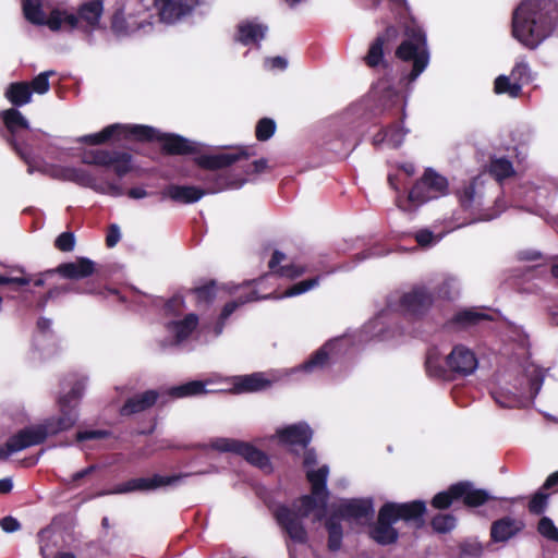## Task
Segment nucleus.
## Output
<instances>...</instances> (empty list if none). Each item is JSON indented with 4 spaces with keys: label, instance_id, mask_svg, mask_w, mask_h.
Instances as JSON below:
<instances>
[{
    "label": "nucleus",
    "instance_id": "f257e3e1",
    "mask_svg": "<svg viewBox=\"0 0 558 558\" xmlns=\"http://www.w3.org/2000/svg\"><path fill=\"white\" fill-rule=\"evenodd\" d=\"M126 140L140 143H161V153L166 156H187L199 151L197 143L174 133H160L157 129L144 124L114 123L104 128L100 132L82 136L81 143L96 146L110 140Z\"/></svg>",
    "mask_w": 558,
    "mask_h": 558
},
{
    "label": "nucleus",
    "instance_id": "f03ea898",
    "mask_svg": "<svg viewBox=\"0 0 558 558\" xmlns=\"http://www.w3.org/2000/svg\"><path fill=\"white\" fill-rule=\"evenodd\" d=\"M557 26L556 0H524L513 12L512 35L530 49H535Z\"/></svg>",
    "mask_w": 558,
    "mask_h": 558
},
{
    "label": "nucleus",
    "instance_id": "7ed1b4c3",
    "mask_svg": "<svg viewBox=\"0 0 558 558\" xmlns=\"http://www.w3.org/2000/svg\"><path fill=\"white\" fill-rule=\"evenodd\" d=\"M391 9L399 16L403 28V39L395 50V57L401 62L412 63V69L405 76L409 83L425 71L429 63L427 37L423 27L411 15L407 0H389Z\"/></svg>",
    "mask_w": 558,
    "mask_h": 558
},
{
    "label": "nucleus",
    "instance_id": "20e7f679",
    "mask_svg": "<svg viewBox=\"0 0 558 558\" xmlns=\"http://www.w3.org/2000/svg\"><path fill=\"white\" fill-rule=\"evenodd\" d=\"M327 502L328 498L316 496L311 492V494L302 495L294 500L293 508L287 505H278L274 511V517L291 541L296 544H306L308 534L303 524V519L315 510L325 511Z\"/></svg>",
    "mask_w": 558,
    "mask_h": 558
},
{
    "label": "nucleus",
    "instance_id": "39448f33",
    "mask_svg": "<svg viewBox=\"0 0 558 558\" xmlns=\"http://www.w3.org/2000/svg\"><path fill=\"white\" fill-rule=\"evenodd\" d=\"M476 368L475 353L463 344L454 345L445 359L441 357L437 348H432L426 353L425 369L432 378L454 380L473 374Z\"/></svg>",
    "mask_w": 558,
    "mask_h": 558
},
{
    "label": "nucleus",
    "instance_id": "423d86ee",
    "mask_svg": "<svg viewBox=\"0 0 558 558\" xmlns=\"http://www.w3.org/2000/svg\"><path fill=\"white\" fill-rule=\"evenodd\" d=\"M254 155L255 151L250 147H238L232 153L197 156L194 158V162L198 168L208 171L223 170L234 163L243 162L239 166V168H241L239 174H231L228 171L220 172L221 174L228 175L230 180L243 179V183L239 186L241 187L247 181V177L260 174L268 169V161L265 158L248 162L250 157Z\"/></svg>",
    "mask_w": 558,
    "mask_h": 558
},
{
    "label": "nucleus",
    "instance_id": "0eeeda50",
    "mask_svg": "<svg viewBox=\"0 0 558 558\" xmlns=\"http://www.w3.org/2000/svg\"><path fill=\"white\" fill-rule=\"evenodd\" d=\"M205 183L206 187L202 189L194 185L169 184L163 190V196L179 204H193L198 202L206 194H214L227 189H239L243 183V179L230 180L226 174L217 171H210L205 175L196 177Z\"/></svg>",
    "mask_w": 558,
    "mask_h": 558
},
{
    "label": "nucleus",
    "instance_id": "6e6552de",
    "mask_svg": "<svg viewBox=\"0 0 558 558\" xmlns=\"http://www.w3.org/2000/svg\"><path fill=\"white\" fill-rule=\"evenodd\" d=\"M495 499L488 490L477 488L473 482L460 481L451 484L446 490L437 493L430 500V506L437 510H447L454 504L465 508H478Z\"/></svg>",
    "mask_w": 558,
    "mask_h": 558
},
{
    "label": "nucleus",
    "instance_id": "1a4fd4ad",
    "mask_svg": "<svg viewBox=\"0 0 558 558\" xmlns=\"http://www.w3.org/2000/svg\"><path fill=\"white\" fill-rule=\"evenodd\" d=\"M383 105L387 109H395L396 113H400L397 121L389 125L381 128L372 138V144L375 147H379L386 143L392 148H399L408 130L403 126V120L405 118V99L403 95L393 87H388L383 92L381 95Z\"/></svg>",
    "mask_w": 558,
    "mask_h": 558
},
{
    "label": "nucleus",
    "instance_id": "9d476101",
    "mask_svg": "<svg viewBox=\"0 0 558 558\" xmlns=\"http://www.w3.org/2000/svg\"><path fill=\"white\" fill-rule=\"evenodd\" d=\"M0 118L8 132L5 140L15 154L27 165V172L39 170L28 145L20 141L22 132L29 130V122L16 108L3 110Z\"/></svg>",
    "mask_w": 558,
    "mask_h": 558
},
{
    "label": "nucleus",
    "instance_id": "9b49d317",
    "mask_svg": "<svg viewBox=\"0 0 558 558\" xmlns=\"http://www.w3.org/2000/svg\"><path fill=\"white\" fill-rule=\"evenodd\" d=\"M25 19L34 25H47L52 32L60 29L73 31L77 26V17L73 13L54 9L46 19L41 0H22Z\"/></svg>",
    "mask_w": 558,
    "mask_h": 558
},
{
    "label": "nucleus",
    "instance_id": "f8f14e48",
    "mask_svg": "<svg viewBox=\"0 0 558 558\" xmlns=\"http://www.w3.org/2000/svg\"><path fill=\"white\" fill-rule=\"evenodd\" d=\"M435 293L422 284H415L404 292L398 302L399 312L408 319H422L432 308Z\"/></svg>",
    "mask_w": 558,
    "mask_h": 558
},
{
    "label": "nucleus",
    "instance_id": "ddd939ff",
    "mask_svg": "<svg viewBox=\"0 0 558 558\" xmlns=\"http://www.w3.org/2000/svg\"><path fill=\"white\" fill-rule=\"evenodd\" d=\"M85 165L112 167L118 177H124L132 170V156L126 151L90 149L82 156Z\"/></svg>",
    "mask_w": 558,
    "mask_h": 558
},
{
    "label": "nucleus",
    "instance_id": "4468645a",
    "mask_svg": "<svg viewBox=\"0 0 558 558\" xmlns=\"http://www.w3.org/2000/svg\"><path fill=\"white\" fill-rule=\"evenodd\" d=\"M400 33L395 25H388L384 32L379 33L371 43L366 54L363 57L364 63L369 69L383 66L387 69L389 63L385 60V53L390 51L397 44Z\"/></svg>",
    "mask_w": 558,
    "mask_h": 558
},
{
    "label": "nucleus",
    "instance_id": "2eb2a0df",
    "mask_svg": "<svg viewBox=\"0 0 558 558\" xmlns=\"http://www.w3.org/2000/svg\"><path fill=\"white\" fill-rule=\"evenodd\" d=\"M46 440V433L41 424L24 427L10 436L4 445L0 446V460H7L12 453L41 445Z\"/></svg>",
    "mask_w": 558,
    "mask_h": 558
},
{
    "label": "nucleus",
    "instance_id": "dca6fc26",
    "mask_svg": "<svg viewBox=\"0 0 558 558\" xmlns=\"http://www.w3.org/2000/svg\"><path fill=\"white\" fill-rule=\"evenodd\" d=\"M384 507L396 521H402L405 525L414 529H422L425 524V514L427 512L424 500H412L408 502L387 501Z\"/></svg>",
    "mask_w": 558,
    "mask_h": 558
},
{
    "label": "nucleus",
    "instance_id": "f3484780",
    "mask_svg": "<svg viewBox=\"0 0 558 558\" xmlns=\"http://www.w3.org/2000/svg\"><path fill=\"white\" fill-rule=\"evenodd\" d=\"M276 435L280 445L289 447L292 454L299 456L300 450L296 447L306 449L313 439L314 432L306 422H299L279 428Z\"/></svg>",
    "mask_w": 558,
    "mask_h": 558
},
{
    "label": "nucleus",
    "instance_id": "a211bd4d",
    "mask_svg": "<svg viewBox=\"0 0 558 558\" xmlns=\"http://www.w3.org/2000/svg\"><path fill=\"white\" fill-rule=\"evenodd\" d=\"M183 475H159L154 474L151 477H137L131 478L124 483L117 485L110 493L111 494H128L133 492H148L155 490L162 486L172 485L179 482Z\"/></svg>",
    "mask_w": 558,
    "mask_h": 558
},
{
    "label": "nucleus",
    "instance_id": "6ab92c4d",
    "mask_svg": "<svg viewBox=\"0 0 558 558\" xmlns=\"http://www.w3.org/2000/svg\"><path fill=\"white\" fill-rule=\"evenodd\" d=\"M396 521L383 505L378 510L376 522L369 526V537L381 546L397 543L399 532L393 527Z\"/></svg>",
    "mask_w": 558,
    "mask_h": 558
},
{
    "label": "nucleus",
    "instance_id": "aec40b11",
    "mask_svg": "<svg viewBox=\"0 0 558 558\" xmlns=\"http://www.w3.org/2000/svg\"><path fill=\"white\" fill-rule=\"evenodd\" d=\"M339 356V340L326 341L302 364L304 372L322 371L332 365Z\"/></svg>",
    "mask_w": 558,
    "mask_h": 558
},
{
    "label": "nucleus",
    "instance_id": "412c9836",
    "mask_svg": "<svg viewBox=\"0 0 558 558\" xmlns=\"http://www.w3.org/2000/svg\"><path fill=\"white\" fill-rule=\"evenodd\" d=\"M198 0H155L154 4L162 22L173 23L189 14Z\"/></svg>",
    "mask_w": 558,
    "mask_h": 558
},
{
    "label": "nucleus",
    "instance_id": "4be33fe9",
    "mask_svg": "<svg viewBox=\"0 0 558 558\" xmlns=\"http://www.w3.org/2000/svg\"><path fill=\"white\" fill-rule=\"evenodd\" d=\"M60 414L44 420L40 424L46 433V438L70 430L78 421V413L74 408L59 405Z\"/></svg>",
    "mask_w": 558,
    "mask_h": 558
},
{
    "label": "nucleus",
    "instance_id": "5701e85b",
    "mask_svg": "<svg viewBox=\"0 0 558 558\" xmlns=\"http://www.w3.org/2000/svg\"><path fill=\"white\" fill-rule=\"evenodd\" d=\"M104 12V4L101 0H89L82 3L77 9V26L75 28H83L84 32H93L99 27L100 17Z\"/></svg>",
    "mask_w": 558,
    "mask_h": 558
},
{
    "label": "nucleus",
    "instance_id": "b1692460",
    "mask_svg": "<svg viewBox=\"0 0 558 558\" xmlns=\"http://www.w3.org/2000/svg\"><path fill=\"white\" fill-rule=\"evenodd\" d=\"M271 384L272 381L265 377L264 373L234 376L232 378L231 392L241 395L264 391L268 389Z\"/></svg>",
    "mask_w": 558,
    "mask_h": 558
},
{
    "label": "nucleus",
    "instance_id": "393cba45",
    "mask_svg": "<svg viewBox=\"0 0 558 558\" xmlns=\"http://www.w3.org/2000/svg\"><path fill=\"white\" fill-rule=\"evenodd\" d=\"M160 395L157 390L150 389L128 398L120 408L121 416H131L153 408Z\"/></svg>",
    "mask_w": 558,
    "mask_h": 558
},
{
    "label": "nucleus",
    "instance_id": "a878e982",
    "mask_svg": "<svg viewBox=\"0 0 558 558\" xmlns=\"http://www.w3.org/2000/svg\"><path fill=\"white\" fill-rule=\"evenodd\" d=\"M95 270V263L87 257H77L74 262L62 263L56 268L57 274L70 280L88 278Z\"/></svg>",
    "mask_w": 558,
    "mask_h": 558
},
{
    "label": "nucleus",
    "instance_id": "bb28decb",
    "mask_svg": "<svg viewBox=\"0 0 558 558\" xmlns=\"http://www.w3.org/2000/svg\"><path fill=\"white\" fill-rule=\"evenodd\" d=\"M489 314L477 311L476 308H464L457 312L446 324L449 329L466 330L480 325L484 320H492Z\"/></svg>",
    "mask_w": 558,
    "mask_h": 558
},
{
    "label": "nucleus",
    "instance_id": "cd10ccee",
    "mask_svg": "<svg viewBox=\"0 0 558 558\" xmlns=\"http://www.w3.org/2000/svg\"><path fill=\"white\" fill-rule=\"evenodd\" d=\"M523 529V521L507 515L492 523L490 538L496 543L507 542Z\"/></svg>",
    "mask_w": 558,
    "mask_h": 558
},
{
    "label": "nucleus",
    "instance_id": "c85d7f7f",
    "mask_svg": "<svg viewBox=\"0 0 558 558\" xmlns=\"http://www.w3.org/2000/svg\"><path fill=\"white\" fill-rule=\"evenodd\" d=\"M338 513L343 519H368L374 513L372 499H351L341 504Z\"/></svg>",
    "mask_w": 558,
    "mask_h": 558
},
{
    "label": "nucleus",
    "instance_id": "c756f323",
    "mask_svg": "<svg viewBox=\"0 0 558 558\" xmlns=\"http://www.w3.org/2000/svg\"><path fill=\"white\" fill-rule=\"evenodd\" d=\"M238 456L242 457L250 464H252L255 468H258L265 473H271L274 471L271 461L267 453L250 442H242Z\"/></svg>",
    "mask_w": 558,
    "mask_h": 558
},
{
    "label": "nucleus",
    "instance_id": "7c9ffc66",
    "mask_svg": "<svg viewBox=\"0 0 558 558\" xmlns=\"http://www.w3.org/2000/svg\"><path fill=\"white\" fill-rule=\"evenodd\" d=\"M429 199H432V194L426 186L424 175H422V178L417 180L409 191L407 199L404 202L398 199L397 204L402 210L411 211L413 207L421 206Z\"/></svg>",
    "mask_w": 558,
    "mask_h": 558
},
{
    "label": "nucleus",
    "instance_id": "2f4dec72",
    "mask_svg": "<svg viewBox=\"0 0 558 558\" xmlns=\"http://www.w3.org/2000/svg\"><path fill=\"white\" fill-rule=\"evenodd\" d=\"M287 258L286 254L281 251H274L271 258L268 262L270 274L281 278L295 279L305 272V267L300 265H286L279 266L281 262Z\"/></svg>",
    "mask_w": 558,
    "mask_h": 558
},
{
    "label": "nucleus",
    "instance_id": "473e14b6",
    "mask_svg": "<svg viewBox=\"0 0 558 558\" xmlns=\"http://www.w3.org/2000/svg\"><path fill=\"white\" fill-rule=\"evenodd\" d=\"M266 32L267 26L246 21L239 24L236 40L248 46L264 39Z\"/></svg>",
    "mask_w": 558,
    "mask_h": 558
},
{
    "label": "nucleus",
    "instance_id": "72a5a7b5",
    "mask_svg": "<svg viewBox=\"0 0 558 558\" xmlns=\"http://www.w3.org/2000/svg\"><path fill=\"white\" fill-rule=\"evenodd\" d=\"M87 293V294H97L99 292L98 286L94 282L86 281L84 283H68L63 286H57L49 289L45 294L46 299L54 300L61 295L68 293Z\"/></svg>",
    "mask_w": 558,
    "mask_h": 558
},
{
    "label": "nucleus",
    "instance_id": "f704fd0d",
    "mask_svg": "<svg viewBox=\"0 0 558 558\" xmlns=\"http://www.w3.org/2000/svg\"><path fill=\"white\" fill-rule=\"evenodd\" d=\"M329 474V468L323 465L317 470H307L306 480L311 484V492L316 496H324L329 498V492L327 489V477Z\"/></svg>",
    "mask_w": 558,
    "mask_h": 558
},
{
    "label": "nucleus",
    "instance_id": "c9c22d12",
    "mask_svg": "<svg viewBox=\"0 0 558 558\" xmlns=\"http://www.w3.org/2000/svg\"><path fill=\"white\" fill-rule=\"evenodd\" d=\"M270 295H259L257 290H251L246 294L239 295L235 300H232L230 302H227L219 315V323H223L226 319H228L240 306L259 301V300H266L269 299Z\"/></svg>",
    "mask_w": 558,
    "mask_h": 558
},
{
    "label": "nucleus",
    "instance_id": "e433bc0d",
    "mask_svg": "<svg viewBox=\"0 0 558 558\" xmlns=\"http://www.w3.org/2000/svg\"><path fill=\"white\" fill-rule=\"evenodd\" d=\"M7 99L14 107H22L32 100V89L27 82L11 83L5 90Z\"/></svg>",
    "mask_w": 558,
    "mask_h": 558
},
{
    "label": "nucleus",
    "instance_id": "4c0bfd02",
    "mask_svg": "<svg viewBox=\"0 0 558 558\" xmlns=\"http://www.w3.org/2000/svg\"><path fill=\"white\" fill-rule=\"evenodd\" d=\"M205 383L202 380H192L171 387L167 395L172 399H181L206 393Z\"/></svg>",
    "mask_w": 558,
    "mask_h": 558
},
{
    "label": "nucleus",
    "instance_id": "58836bf2",
    "mask_svg": "<svg viewBox=\"0 0 558 558\" xmlns=\"http://www.w3.org/2000/svg\"><path fill=\"white\" fill-rule=\"evenodd\" d=\"M424 181L432 194V199L440 195H445L448 190V180L444 175L437 173L434 169L427 168L424 172Z\"/></svg>",
    "mask_w": 558,
    "mask_h": 558
},
{
    "label": "nucleus",
    "instance_id": "ea45409f",
    "mask_svg": "<svg viewBox=\"0 0 558 558\" xmlns=\"http://www.w3.org/2000/svg\"><path fill=\"white\" fill-rule=\"evenodd\" d=\"M489 174L498 182L515 174L512 162L506 157L492 158L488 165Z\"/></svg>",
    "mask_w": 558,
    "mask_h": 558
},
{
    "label": "nucleus",
    "instance_id": "a19ab883",
    "mask_svg": "<svg viewBox=\"0 0 558 558\" xmlns=\"http://www.w3.org/2000/svg\"><path fill=\"white\" fill-rule=\"evenodd\" d=\"M217 282L214 279L208 280L202 286L192 288L190 293L195 295L197 306H209L217 296Z\"/></svg>",
    "mask_w": 558,
    "mask_h": 558
},
{
    "label": "nucleus",
    "instance_id": "79ce46f5",
    "mask_svg": "<svg viewBox=\"0 0 558 558\" xmlns=\"http://www.w3.org/2000/svg\"><path fill=\"white\" fill-rule=\"evenodd\" d=\"M325 527L328 532L327 546L330 551H337L342 545L343 529L338 518L331 515L325 522Z\"/></svg>",
    "mask_w": 558,
    "mask_h": 558
},
{
    "label": "nucleus",
    "instance_id": "37998d69",
    "mask_svg": "<svg viewBox=\"0 0 558 558\" xmlns=\"http://www.w3.org/2000/svg\"><path fill=\"white\" fill-rule=\"evenodd\" d=\"M64 179L72 181L84 187L94 189L96 185V178L86 169L68 167L62 170Z\"/></svg>",
    "mask_w": 558,
    "mask_h": 558
},
{
    "label": "nucleus",
    "instance_id": "c03bdc74",
    "mask_svg": "<svg viewBox=\"0 0 558 558\" xmlns=\"http://www.w3.org/2000/svg\"><path fill=\"white\" fill-rule=\"evenodd\" d=\"M198 325V316L190 313L183 319L173 322V330L178 340L187 339Z\"/></svg>",
    "mask_w": 558,
    "mask_h": 558
},
{
    "label": "nucleus",
    "instance_id": "a18cd8bd",
    "mask_svg": "<svg viewBox=\"0 0 558 558\" xmlns=\"http://www.w3.org/2000/svg\"><path fill=\"white\" fill-rule=\"evenodd\" d=\"M476 184L477 179L474 178L468 183H464L460 189L457 190V197L461 207L464 210L472 209L474 204L476 203Z\"/></svg>",
    "mask_w": 558,
    "mask_h": 558
},
{
    "label": "nucleus",
    "instance_id": "49530a36",
    "mask_svg": "<svg viewBox=\"0 0 558 558\" xmlns=\"http://www.w3.org/2000/svg\"><path fill=\"white\" fill-rule=\"evenodd\" d=\"M320 276H316L313 278H308L292 284L281 295H276L275 293H269V299H281V298H291L295 295H300L315 288L319 283Z\"/></svg>",
    "mask_w": 558,
    "mask_h": 558
},
{
    "label": "nucleus",
    "instance_id": "de8ad7c7",
    "mask_svg": "<svg viewBox=\"0 0 558 558\" xmlns=\"http://www.w3.org/2000/svg\"><path fill=\"white\" fill-rule=\"evenodd\" d=\"M510 76L499 75L494 82V92L498 95L507 94L512 98H517L522 93V87L519 83L510 81Z\"/></svg>",
    "mask_w": 558,
    "mask_h": 558
},
{
    "label": "nucleus",
    "instance_id": "09e8293b",
    "mask_svg": "<svg viewBox=\"0 0 558 558\" xmlns=\"http://www.w3.org/2000/svg\"><path fill=\"white\" fill-rule=\"evenodd\" d=\"M457 525V518L451 513H438L430 520L432 529L440 534L451 532Z\"/></svg>",
    "mask_w": 558,
    "mask_h": 558
},
{
    "label": "nucleus",
    "instance_id": "8fccbe9b",
    "mask_svg": "<svg viewBox=\"0 0 558 558\" xmlns=\"http://www.w3.org/2000/svg\"><path fill=\"white\" fill-rule=\"evenodd\" d=\"M549 494L545 493L544 489H538L530 499L527 509L531 514L541 515L543 514L548 506Z\"/></svg>",
    "mask_w": 558,
    "mask_h": 558
},
{
    "label": "nucleus",
    "instance_id": "3c124183",
    "mask_svg": "<svg viewBox=\"0 0 558 558\" xmlns=\"http://www.w3.org/2000/svg\"><path fill=\"white\" fill-rule=\"evenodd\" d=\"M276 122L270 118H262L255 126V136L259 142L268 141L276 132Z\"/></svg>",
    "mask_w": 558,
    "mask_h": 558
},
{
    "label": "nucleus",
    "instance_id": "603ef678",
    "mask_svg": "<svg viewBox=\"0 0 558 558\" xmlns=\"http://www.w3.org/2000/svg\"><path fill=\"white\" fill-rule=\"evenodd\" d=\"M510 77L522 87L532 81L531 69L525 61H519L511 70Z\"/></svg>",
    "mask_w": 558,
    "mask_h": 558
},
{
    "label": "nucleus",
    "instance_id": "864d4df0",
    "mask_svg": "<svg viewBox=\"0 0 558 558\" xmlns=\"http://www.w3.org/2000/svg\"><path fill=\"white\" fill-rule=\"evenodd\" d=\"M54 74H56V72L50 70V71L41 72L37 76H35L28 83L31 86V89H32V94L33 93H36L39 95L46 94L50 88L49 77Z\"/></svg>",
    "mask_w": 558,
    "mask_h": 558
},
{
    "label": "nucleus",
    "instance_id": "5fc2aeb1",
    "mask_svg": "<svg viewBox=\"0 0 558 558\" xmlns=\"http://www.w3.org/2000/svg\"><path fill=\"white\" fill-rule=\"evenodd\" d=\"M11 272H20L21 276H5L0 274V284H17L21 287L28 286L32 282V278L25 274V270L21 267L11 268Z\"/></svg>",
    "mask_w": 558,
    "mask_h": 558
},
{
    "label": "nucleus",
    "instance_id": "6e6d98bb",
    "mask_svg": "<svg viewBox=\"0 0 558 558\" xmlns=\"http://www.w3.org/2000/svg\"><path fill=\"white\" fill-rule=\"evenodd\" d=\"M537 532L545 538L558 542V529L548 517H542L537 523Z\"/></svg>",
    "mask_w": 558,
    "mask_h": 558
},
{
    "label": "nucleus",
    "instance_id": "4d7b16f0",
    "mask_svg": "<svg viewBox=\"0 0 558 558\" xmlns=\"http://www.w3.org/2000/svg\"><path fill=\"white\" fill-rule=\"evenodd\" d=\"M243 440L232 438H217L213 441L211 447L220 452H232L239 454Z\"/></svg>",
    "mask_w": 558,
    "mask_h": 558
},
{
    "label": "nucleus",
    "instance_id": "13d9d810",
    "mask_svg": "<svg viewBox=\"0 0 558 558\" xmlns=\"http://www.w3.org/2000/svg\"><path fill=\"white\" fill-rule=\"evenodd\" d=\"M82 395H83V386H82V384L81 383H75L68 393L61 396L58 399V404L59 405L64 404L66 408H74L75 409L76 404L71 405V402H73V401L77 402L81 399Z\"/></svg>",
    "mask_w": 558,
    "mask_h": 558
},
{
    "label": "nucleus",
    "instance_id": "bf43d9fd",
    "mask_svg": "<svg viewBox=\"0 0 558 558\" xmlns=\"http://www.w3.org/2000/svg\"><path fill=\"white\" fill-rule=\"evenodd\" d=\"M54 246L61 252H71L75 246V238L73 232L65 231L59 234L54 241Z\"/></svg>",
    "mask_w": 558,
    "mask_h": 558
},
{
    "label": "nucleus",
    "instance_id": "052dcab7",
    "mask_svg": "<svg viewBox=\"0 0 558 558\" xmlns=\"http://www.w3.org/2000/svg\"><path fill=\"white\" fill-rule=\"evenodd\" d=\"M111 28L116 34H126L129 26L124 16L123 9L119 8L114 11L111 19Z\"/></svg>",
    "mask_w": 558,
    "mask_h": 558
},
{
    "label": "nucleus",
    "instance_id": "680f3d73",
    "mask_svg": "<svg viewBox=\"0 0 558 558\" xmlns=\"http://www.w3.org/2000/svg\"><path fill=\"white\" fill-rule=\"evenodd\" d=\"M185 302L182 295H173L163 305V311L167 315H180L184 308Z\"/></svg>",
    "mask_w": 558,
    "mask_h": 558
},
{
    "label": "nucleus",
    "instance_id": "e2e57ef3",
    "mask_svg": "<svg viewBox=\"0 0 558 558\" xmlns=\"http://www.w3.org/2000/svg\"><path fill=\"white\" fill-rule=\"evenodd\" d=\"M112 435L110 430L106 429H89L77 432L75 438L77 441H85L92 439H106Z\"/></svg>",
    "mask_w": 558,
    "mask_h": 558
},
{
    "label": "nucleus",
    "instance_id": "0e129e2a",
    "mask_svg": "<svg viewBox=\"0 0 558 558\" xmlns=\"http://www.w3.org/2000/svg\"><path fill=\"white\" fill-rule=\"evenodd\" d=\"M482 553L483 548L480 544L463 543L460 545L459 558H480Z\"/></svg>",
    "mask_w": 558,
    "mask_h": 558
},
{
    "label": "nucleus",
    "instance_id": "69168bd1",
    "mask_svg": "<svg viewBox=\"0 0 558 558\" xmlns=\"http://www.w3.org/2000/svg\"><path fill=\"white\" fill-rule=\"evenodd\" d=\"M121 239L120 228L118 225L112 223L108 227L106 235V245L109 248L114 247Z\"/></svg>",
    "mask_w": 558,
    "mask_h": 558
},
{
    "label": "nucleus",
    "instance_id": "338daca9",
    "mask_svg": "<svg viewBox=\"0 0 558 558\" xmlns=\"http://www.w3.org/2000/svg\"><path fill=\"white\" fill-rule=\"evenodd\" d=\"M1 529L7 533H13L21 529V523L13 517L7 515L0 521Z\"/></svg>",
    "mask_w": 558,
    "mask_h": 558
},
{
    "label": "nucleus",
    "instance_id": "774afa93",
    "mask_svg": "<svg viewBox=\"0 0 558 558\" xmlns=\"http://www.w3.org/2000/svg\"><path fill=\"white\" fill-rule=\"evenodd\" d=\"M303 461L302 464L304 468L310 469L317 464V452L314 448H310L308 446L306 449H303Z\"/></svg>",
    "mask_w": 558,
    "mask_h": 558
}]
</instances>
